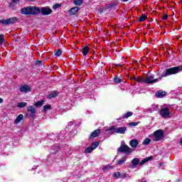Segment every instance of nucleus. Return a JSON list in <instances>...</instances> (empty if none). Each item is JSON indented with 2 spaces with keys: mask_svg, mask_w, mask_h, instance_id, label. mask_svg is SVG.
I'll return each mask as SVG.
<instances>
[{
  "mask_svg": "<svg viewBox=\"0 0 182 182\" xmlns=\"http://www.w3.org/2000/svg\"><path fill=\"white\" fill-rule=\"evenodd\" d=\"M41 12L42 14V15H50V14H52V9L50 8H49L48 6H46V7H42L41 9Z\"/></svg>",
  "mask_w": 182,
  "mask_h": 182,
  "instance_id": "10",
  "label": "nucleus"
},
{
  "mask_svg": "<svg viewBox=\"0 0 182 182\" xmlns=\"http://www.w3.org/2000/svg\"><path fill=\"white\" fill-rule=\"evenodd\" d=\"M19 0H12L13 2H18Z\"/></svg>",
  "mask_w": 182,
  "mask_h": 182,
  "instance_id": "45",
  "label": "nucleus"
},
{
  "mask_svg": "<svg viewBox=\"0 0 182 182\" xmlns=\"http://www.w3.org/2000/svg\"><path fill=\"white\" fill-rule=\"evenodd\" d=\"M40 63H42V62H41V61H37V62H36V64H37V65H40Z\"/></svg>",
  "mask_w": 182,
  "mask_h": 182,
  "instance_id": "43",
  "label": "nucleus"
},
{
  "mask_svg": "<svg viewBox=\"0 0 182 182\" xmlns=\"http://www.w3.org/2000/svg\"><path fill=\"white\" fill-rule=\"evenodd\" d=\"M43 110H44V112L46 113V112H48V110H50V105H45L43 107Z\"/></svg>",
  "mask_w": 182,
  "mask_h": 182,
  "instance_id": "33",
  "label": "nucleus"
},
{
  "mask_svg": "<svg viewBox=\"0 0 182 182\" xmlns=\"http://www.w3.org/2000/svg\"><path fill=\"white\" fill-rule=\"evenodd\" d=\"M182 72V65L179 66L173 67L171 68H167L161 74V76L159 78L154 79V75L153 74H148L146 77H144L145 85H150V83H156L161 80L163 77H167L168 76H171V75H177Z\"/></svg>",
  "mask_w": 182,
  "mask_h": 182,
  "instance_id": "1",
  "label": "nucleus"
},
{
  "mask_svg": "<svg viewBox=\"0 0 182 182\" xmlns=\"http://www.w3.org/2000/svg\"><path fill=\"white\" fill-rule=\"evenodd\" d=\"M31 86H29L28 85H21L19 88V91L21 93H29V92H31Z\"/></svg>",
  "mask_w": 182,
  "mask_h": 182,
  "instance_id": "7",
  "label": "nucleus"
},
{
  "mask_svg": "<svg viewBox=\"0 0 182 182\" xmlns=\"http://www.w3.org/2000/svg\"><path fill=\"white\" fill-rule=\"evenodd\" d=\"M58 96V92L57 91H53L51 92L50 95L47 96V99H53V97H56Z\"/></svg>",
  "mask_w": 182,
  "mask_h": 182,
  "instance_id": "19",
  "label": "nucleus"
},
{
  "mask_svg": "<svg viewBox=\"0 0 182 182\" xmlns=\"http://www.w3.org/2000/svg\"><path fill=\"white\" fill-rule=\"evenodd\" d=\"M109 168V165H107L102 168V170L105 171L107 170V168Z\"/></svg>",
  "mask_w": 182,
  "mask_h": 182,
  "instance_id": "39",
  "label": "nucleus"
},
{
  "mask_svg": "<svg viewBox=\"0 0 182 182\" xmlns=\"http://www.w3.org/2000/svg\"><path fill=\"white\" fill-rule=\"evenodd\" d=\"M38 14H41V8L30 6V15H38Z\"/></svg>",
  "mask_w": 182,
  "mask_h": 182,
  "instance_id": "8",
  "label": "nucleus"
},
{
  "mask_svg": "<svg viewBox=\"0 0 182 182\" xmlns=\"http://www.w3.org/2000/svg\"><path fill=\"white\" fill-rule=\"evenodd\" d=\"M0 103H4V100L2 98H0Z\"/></svg>",
  "mask_w": 182,
  "mask_h": 182,
  "instance_id": "41",
  "label": "nucleus"
},
{
  "mask_svg": "<svg viewBox=\"0 0 182 182\" xmlns=\"http://www.w3.org/2000/svg\"><path fill=\"white\" fill-rule=\"evenodd\" d=\"M168 18V16L164 15V16H163L162 19L166 20V19H167Z\"/></svg>",
  "mask_w": 182,
  "mask_h": 182,
  "instance_id": "40",
  "label": "nucleus"
},
{
  "mask_svg": "<svg viewBox=\"0 0 182 182\" xmlns=\"http://www.w3.org/2000/svg\"><path fill=\"white\" fill-rule=\"evenodd\" d=\"M139 124L138 122H130L129 126H137Z\"/></svg>",
  "mask_w": 182,
  "mask_h": 182,
  "instance_id": "38",
  "label": "nucleus"
},
{
  "mask_svg": "<svg viewBox=\"0 0 182 182\" xmlns=\"http://www.w3.org/2000/svg\"><path fill=\"white\" fill-rule=\"evenodd\" d=\"M118 151L119 153H125L127 154V156H129L130 154V153H132V151H133V150L129 146H127L124 144H122L120 146V147L118 148Z\"/></svg>",
  "mask_w": 182,
  "mask_h": 182,
  "instance_id": "4",
  "label": "nucleus"
},
{
  "mask_svg": "<svg viewBox=\"0 0 182 182\" xmlns=\"http://www.w3.org/2000/svg\"><path fill=\"white\" fill-rule=\"evenodd\" d=\"M126 130H127V128L125 127H117L114 126V127L108 129V130H107L106 132H110V133H112V134L117 133L119 134H124V133H126Z\"/></svg>",
  "mask_w": 182,
  "mask_h": 182,
  "instance_id": "3",
  "label": "nucleus"
},
{
  "mask_svg": "<svg viewBox=\"0 0 182 182\" xmlns=\"http://www.w3.org/2000/svg\"><path fill=\"white\" fill-rule=\"evenodd\" d=\"M60 4H56L53 6V9H58V8H60Z\"/></svg>",
  "mask_w": 182,
  "mask_h": 182,
  "instance_id": "37",
  "label": "nucleus"
},
{
  "mask_svg": "<svg viewBox=\"0 0 182 182\" xmlns=\"http://www.w3.org/2000/svg\"><path fill=\"white\" fill-rule=\"evenodd\" d=\"M90 147L92 149V150H95V149H97L99 147V141H95L93 142Z\"/></svg>",
  "mask_w": 182,
  "mask_h": 182,
  "instance_id": "22",
  "label": "nucleus"
},
{
  "mask_svg": "<svg viewBox=\"0 0 182 182\" xmlns=\"http://www.w3.org/2000/svg\"><path fill=\"white\" fill-rule=\"evenodd\" d=\"M83 4V0H74V4L77 6H80Z\"/></svg>",
  "mask_w": 182,
  "mask_h": 182,
  "instance_id": "27",
  "label": "nucleus"
},
{
  "mask_svg": "<svg viewBox=\"0 0 182 182\" xmlns=\"http://www.w3.org/2000/svg\"><path fill=\"white\" fill-rule=\"evenodd\" d=\"M89 50H90V48L88 46H85L82 48V55L83 56H86L87 53H89Z\"/></svg>",
  "mask_w": 182,
  "mask_h": 182,
  "instance_id": "18",
  "label": "nucleus"
},
{
  "mask_svg": "<svg viewBox=\"0 0 182 182\" xmlns=\"http://www.w3.org/2000/svg\"><path fill=\"white\" fill-rule=\"evenodd\" d=\"M123 1V2H127V1H129V0H122Z\"/></svg>",
  "mask_w": 182,
  "mask_h": 182,
  "instance_id": "47",
  "label": "nucleus"
},
{
  "mask_svg": "<svg viewBox=\"0 0 182 182\" xmlns=\"http://www.w3.org/2000/svg\"><path fill=\"white\" fill-rule=\"evenodd\" d=\"M28 1H32V0H28Z\"/></svg>",
  "mask_w": 182,
  "mask_h": 182,
  "instance_id": "49",
  "label": "nucleus"
},
{
  "mask_svg": "<svg viewBox=\"0 0 182 182\" xmlns=\"http://www.w3.org/2000/svg\"><path fill=\"white\" fill-rule=\"evenodd\" d=\"M22 120H23V114H20L15 119L14 123L18 124V123H21V121Z\"/></svg>",
  "mask_w": 182,
  "mask_h": 182,
  "instance_id": "14",
  "label": "nucleus"
},
{
  "mask_svg": "<svg viewBox=\"0 0 182 182\" xmlns=\"http://www.w3.org/2000/svg\"><path fill=\"white\" fill-rule=\"evenodd\" d=\"M114 82L117 84L122 83V79L116 77L114 78Z\"/></svg>",
  "mask_w": 182,
  "mask_h": 182,
  "instance_id": "30",
  "label": "nucleus"
},
{
  "mask_svg": "<svg viewBox=\"0 0 182 182\" xmlns=\"http://www.w3.org/2000/svg\"><path fill=\"white\" fill-rule=\"evenodd\" d=\"M121 177H122V178H124V177H126V175H122Z\"/></svg>",
  "mask_w": 182,
  "mask_h": 182,
  "instance_id": "46",
  "label": "nucleus"
},
{
  "mask_svg": "<svg viewBox=\"0 0 182 182\" xmlns=\"http://www.w3.org/2000/svg\"><path fill=\"white\" fill-rule=\"evenodd\" d=\"M133 116V112H128L126 114L122 115V119H129V117Z\"/></svg>",
  "mask_w": 182,
  "mask_h": 182,
  "instance_id": "20",
  "label": "nucleus"
},
{
  "mask_svg": "<svg viewBox=\"0 0 182 182\" xmlns=\"http://www.w3.org/2000/svg\"><path fill=\"white\" fill-rule=\"evenodd\" d=\"M55 56H60L62 55V50L60 49H58L55 53Z\"/></svg>",
  "mask_w": 182,
  "mask_h": 182,
  "instance_id": "35",
  "label": "nucleus"
},
{
  "mask_svg": "<svg viewBox=\"0 0 182 182\" xmlns=\"http://www.w3.org/2000/svg\"><path fill=\"white\" fill-rule=\"evenodd\" d=\"M99 134H100V129H96L91 133L90 139H95V137H97Z\"/></svg>",
  "mask_w": 182,
  "mask_h": 182,
  "instance_id": "13",
  "label": "nucleus"
},
{
  "mask_svg": "<svg viewBox=\"0 0 182 182\" xmlns=\"http://www.w3.org/2000/svg\"><path fill=\"white\" fill-rule=\"evenodd\" d=\"M126 157H123L121 159L117 161V164H118L119 166H122V164H124V163H126Z\"/></svg>",
  "mask_w": 182,
  "mask_h": 182,
  "instance_id": "21",
  "label": "nucleus"
},
{
  "mask_svg": "<svg viewBox=\"0 0 182 182\" xmlns=\"http://www.w3.org/2000/svg\"><path fill=\"white\" fill-rule=\"evenodd\" d=\"M138 83H144V77H139L136 79Z\"/></svg>",
  "mask_w": 182,
  "mask_h": 182,
  "instance_id": "34",
  "label": "nucleus"
},
{
  "mask_svg": "<svg viewBox=\"0 0 182 182\" xmlns=\"http://www.w3.org/2000/svg\"><path fill=\"white\" fill-rule=\"evenodd\" d=\"M156 97H161V98L164 97V96H166V92L159 90L158 92H156Z\"/></svg>",
  "mask_w": 182,
  "mask_h": 182,
  "instance_id": "17",
  "label": "nucleus"
},
{
  "mask_svg": "<svg viewBox=\"0 0 182 182\" xmlns=\"http://www.w3.org/2000/svg\"><path fill=\"white\" fill-rule=\"evenodd\" d=\"M147 19V16L146 14H143L141 17L139 18V22H144Z\"/></svg>",
  "mask_w": 182,
  "mask_h": 182,
  "instance_id": "28",
  "label": "nucleus"
},
{
  "mask_svg": "<svg viewBox=\"0 0 182 182\" xmlns=\"http://www.w3.org/2000/svg\"><path fill=\"white\" fill-rule=\"evenodd\" d=\"M114 177H115V178H120L121 176H120V172H116L114 173Z\"/></svg>",
  "mask_w": 182,
  "mask_h": 182,
  "instance_id": "36",
  "label": "nucleus"
},
{
  "mask_svg": "<svg viewBox=\"0 0 182 182\" xmlns=\"http://www.w3.org/2000/svg\"><path fill=\"white\" fill-rule=\"evenodd\" d=\"M159 115L161 116L163 119L170 117V108H168V107H162L159 111Z\"/></svg>",
  "mask_w": 182,
  "mask_h": 182,
  "instance_id": "6",
  "label": "nucleus"
},
{
  "mask_svg": "<svg viewBox=\"0 0 182 182\" xmlns=\"http://www.w3.org/2000/svg\"><path fill=\"white\" fill-rule=\"evenodd\" d=\"M43 103H45V101L43 100L38 101L34 103V106H36V107H41V106H43Z\"/></svg>",
  "mask_w": 182,
  "mask_h": 182,
  "instance_id": "23",
  "label": "nucleus"
},
{
  "mask_svg": "<svg viewBox=\"0 0 182 182\" xmlns=\"http://www.w3.org/2000/svg\"><path fill=\"white\" fill-rule=\"evenodd\" d=\"M149 139H151L153 141H160L163 140L164 137V132L162 129H157L153 134L149 135Z\"/></svg>",
  "mask_w": 182,
  "mask_h": 182,
  "instance_id": "2",
  "label": "nucleus"
},
{
  "mask_svg": "<svg viewBox=\"0 0 182 182\" xmlns=\"http://www.w3.org/2000/svg\"><path fill=\"white\" fill-rule=\"evenodd\" d=\"M164 164H165L164 162H161V163L159 164V166H164Z\"/></svg>",
  "mask_w": 182,
  "mask_h": 182,
  "instance_id": "42",
  "label": "nucleus"
},
{
  "mask_svg": "<svg viewBox=\"0 0 182 182\" xmlns=\"http://www.w3.org/2000/svg\"><path fill=\"white\" fill-rule=\"evenodd\" d=\"M152 109H154V110H161V107H160L159 105H152Z\"/></svg>",
  "mask_w": 182,
  "mask_h": 182,
  "instance_id": "32",
  "label": "nucleus"
},
{
  "mask_svg": "<svg viewBox=\"0 0 182 182\" xmlns=\"http://www.w3.org/2000/svg\"><path fill=\"white\" fill-rule=\"evenodd\" d=\"M28 112H29L30 114V117H31V119H33V117H35V116H36V109L35 108V107L33 106H28L27 108Z\"/></svg>",
  "mask_w": 182,
  "mask_h": 182,
  "instance_id": "9",
  "label": "nucleus"
},
{
  "mask_svg": "<svg viewBox=\"0 0 182 182\" xmlns=\"http://www.w3.org/2000/svg\"><path fill=\"white\" fill-rule=\"evenodd\" d=\"M79 11V7H73L70 9L69 11V14H70V15H75V14H76L77 12H78Z\"/></svg>",
  "mask_w": 182,
  "mask_h": 182,
  "instance_id": "16",
  "label": "nucleus"
},
{
  "mask_svg": "<svg viewBox=\"0 0 182 182\" xmlns=\"http://www.w3.org/2000/svg\"><path fill=\"white\" fill-rule=\"evenodd\" d=\"M140 163V159L139 158H134L132 161V164L133 166L132 168H134L136 166H137Z\"/></svg>",
  "mask_w": 182,
  "mask_h": 182,
  "instance_id": "15",
  "label": "nucleus"
},
{
  "mask_svg": "<svg viewBox=\"0 0 182 182\" xmlns=\"http://www.w3.org/2000/svg\"><path fill=\"white\" fill-rule=\"evenodd\" d=\"M17 21L18 18L16 17H11L10 18L0 20V23L4 26L14 25V23H16L17 22Z\"/></svg>",
  "mask_w": 182,
  "mask_h": 182,
  "instance_id": "5",
  "label": "nucleus"
},
{
  "mask_svg": "<svg viewBox=\"0 0 182 182\" xmlns=\"http://www.w3.org/2000/svg\"><path fill=\"white\" fill-rule=\"evenodd\" d=\"M36 169V168H32L31 171Z\"/></svg>",
  "mask_w": 182,
  "mask_h": 182,
  "instance_id": "48",
  "label": "nucleus"
},
{
  "mask_svg": "<svg viewBox=\"0 0 182 182\" xmlns=\"http://www.w3.org/2000/svg\"><path fill=\"white\" fill-rule=\"evenodd\" d=\"M151 141V139L146 138L144 139L142 144H144V146H147L148 144H150Z\"/></svg>",
  "mask_w": 182,
  "mask_h": 182,
  "instance_id": "24",
  "label": "nucleus"
},
{
  "mask_svg": "<svg viewBox=\"0 0 182 182\" xmlns=\"http://www.w3.org/2000/svg\"><path fill=\"white\" fill-rule=\"evenodd\" d=\"M4 41L5 36L3 34L0 35V45H2V43H4Z\"/></svg>",
  "mask_w": 182,
  "mask_h": 182,
  "instance_id": "31",
  "label": "nucleus"
},
{
  "mask_svg": "<svg viewBox=\"0 0 182 182\" xmlns=\"http://www.w3.org/2000/svg\"><path fill=\"white\" fill-rule=\"evenodd\" d=\"M92 151H93V149L92 146H89L88 148L85 149L84 153H85V154H89V153H92Z\"/></svg>",
  "mask_w": 182,
  "mask_h": 182,
  "instance_id": "29",
  "label": "nucleus"
},
{
  "mask_svg": "<svg viewBox=\"0 0 182 182\" xmlns=\"http://www.w3.org/2000/svg\"><path fill=\"white\" fill-rule=\"evenodd\" d=\"M52 153H55V152H52Z\"/></svg>",
  "mask_w": 182,
  "mask_h": 182,
  "instance_id": "50",
  "label": "nucleus"
},
{
  "mask_svg": "<svg viewBox=\"0 0 182 182\" xmlns=\"http://www.w3.org/2000/svg\"><path fill=\"white\" fill-rule=\"evenodd\" d=\"M141 182H147L145 179H141Z\"/></svg>",
  "mask_w": 182,
  "mask_h": 182,
  "instance_id": "44",
  "label": "nucleus"
},
{
  "mask_svg": "<svg viewBox=\"0 0 182 182\" xmlns=\"http://www.w3.org/2000/svg\"><path fill=\"white\" fill-rule=\"evenodd\" d=\"M149 160H151V158L148 157L146 159H144L141 162H139V165L143 166V164L147 163V161H149Z\"/></svg>",
  "mask_w": 182,
  "mask_h": 182,
  "instance_id": "25",
  "label": "nucleus"
},
{
  "mask_svg": "<svg viewBox=\"0 0 182 182\" xmlns=\"http://www.w3.org/2000/svg\"><path fill=\"white\" fill-rule=\"evenodd\" d=\"M129 146H131L133 149H136V147L139 146V141L136 139H132L129 142Z\"/></svg>",
  "mask_w": 182,
  "mask_h": 182,
  "instance_id": "12",
  "label": "nucleus"
},
{
  "mask_svg": "<svg viewBox=\"0 0 182 182\" xmlns=\"http://www.w3.org/2000/svg\"><path fill=\"white\" fill-rule=\"evenodd\" d=\"M26 106H28V103L26 102H21L17 104V107H26Z\"/></svg>",
  "mask_w": 182,
  "mask_h": 182,
  "instance_id": "26",
  "label": "nucleus"
},
{
  "mask_svg": "<svg viewBox=\"0 0 182 182\" xmlns=\"http://www.w3.org/2000/svg\"><path fill=\"white\" fill-rule=\"evenodd\" d=\"M21 14L23 15H31L30 6L22 8L21 9Z\"/></svg>",
  "mask_w": 182,
  "mask_h": 182,
  "instance_id": "11",
  "label": "nucleus"
}]
</instances>
